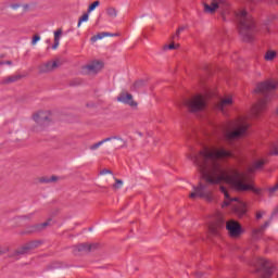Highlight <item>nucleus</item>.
<instances>
[{"label": "nucleus", "mask_w": 278, "mask_h": 278, "mask_svg": "<svg viewBox=\"0 0 278 278\" xmlns=\"http://www.w3.org/2000/svg\"><path fill=\"white\" fill-rule=\"evenodd\" d=\"M42 181L43 184H52L53 181H58V176H51L50 178H46Z\"/></svg>", "instance_id": "7c9ffc66"}, {"label": "nucleus", "mask_w": 278, "mask_h": 278, "mask_svg": "<svg viewBox=\"0 0 278 278\" xmlns=\"http://www.w3.org/2000/svg\"><path fill=\"white\" fill-rule=\"evenodd\" d=\"M203 5L206 14H214L217 10H220L222 14H225V11L229 8L226 0H207Z\"/></svg>", "instance_id": "423d86ee"}, {"label": "nucleus", "mask_w": 278, "mask_h": 278, "mask_svg": "<svg viewBox=\"0 0 278 278\" xmlns=\"http://www.w3.org/2000/svg\"><path fill=\"white\" fill-rule=\"evenodd\" d=\"M278 87L277 81L275 80H267L265 83H260L255 89V92H260L264 96L263 99L258 100L256 104L253 105L251 110V116L253 118H260L264 112H266V104L268 103V94Z\"/></svg>", "instance_id": "7ed1b4c3"}, {"label": "nucleus", "mask_w": 278, "mask_h": 278, "mask_svg": "<svg viewBox=\"0 0 278 278\" xmlns=\"http://www.w3.org/2000/svg\"><path fill=\"white\" fill-rule=\"evenodd\" d=\"M231 151L223 146L204 147L198 154L188 155V159L197 166L206 184L200 182L198 187H193L194 191L190 193V199L199 197L200 199L212 201V191L207 186H220V184H227L237 192L252 190V192L260 194V189L247 184V174L239 173L236 167H223L220 162L231 157Z\"/></svg>", "instance_id": "f257e3e1"}, {"label": "nucleus", "mask_w": 278, "mask_h": 278, "mask_svg": "<svg viewBox=\"0 0 278 278\" xmlns=\"http://www.w3.org/2000/svg\"><path fill=\"white\" fill-rule=\"evenodd\" d=\"M270 226V222H266L263 226H261L260 228H256L253 230V236L255 238H260V236H262V233H264V231H266V229Z\"/></svg>", "instance_id": "6ab92c4d"}, {"label": "nucleus", "mask_w": 278, "mask_h": 278, "mask_svg": "<svg viewBox=\"0 0 278 278\" xmlns=\"http://www.w3.org/2000/svg\"><path fill=\"white\" fill-rule=\"evenodd\" d=\"M109 138H111V142L113 141V149H125V147H127V141L121 137L113 136Z\"/></svg>", "instance_id": "4468645a"}, {"label": "nucleus", "mask_w": 278, "mask_h": 278, "mask_svg": "<svg viewBox=\"0 0 278 278\" xmlns=\"http://www.w3.org/2000/svg\"><path fill=\"white\" fill-rule=\"evenodd\" d=\"M117 101L119 103H125L126 105H130V108H137L138 103L134 101V96L131 93H122L117 97Z\"/></svg>", "instance_id": "f8f14e48"}, {"label": "nucleus", "mask_w": 278, "mask_h": 278, "mask_svg": "<svg viewBox=\"0 0 278 278\" xmlns=\"http://www.w3.org/2000/svg\"><path fill=\"white\" fill-rule=\"evenodd\" d=\"M139 134V136H142V132H138Z\"/></svg>", "instance_id": "49530a36"}, {"label": "nucleus", "mask_w": 278, "mask_h": 278, "mask_svg": "<svg viewBox=\"0 0 278 278\" xmlns=\"http://www.w3.org/2000/svg\"><path fill=\"white\" fill-rule=\"evenodd\" d=\"M106 14L110 18H116L118 16V11L114 7H110L106 9Z\"/></svg>", "instance_id": "393cba45"}, {"label": "nucleus", "mask_w": 278, "mask_h": 278, "mask_svg": "<svg viewBox=\"0 0 278 278\" xmlns=\"http://www.w3.org/2000/svg\"><path fill=\"white\" fill-rule=\"evenodd\" d=\"M226 229L230 238H239L242 235V226L236 220H229L226 223Z\"/></svg>", "instance_id": "9d476101"}, {"label": "nucleus", "mask_w": 278, "mask_h": 278, "mask_svg": "<svg viewBox=\"0 0 278 278\" xmlns=\"http://www.w3.org/2000/svg\"><path fill=\"white\" fill-rule=\"evenodd\" d=\"M39 40H40V35H35V36L33 37L31 45H33V46L36 45V42H38Z\"/></svg>", "instance_id": "72a5a7b5"}, {"label": "nucleus", "mask_w": 278, "mask_h": 278, "mask_svg": "<svg viewBox=\"0 0 278 278\" xmlns=\"http://www.w3.org/2000/svg\"><path fill=\"white\" fill-rule=\"evenodd\" d=\"M18 79H21V76H18V75L9 76V77L4 78L3 83L4 84H14V81H18Z\"/></svg>", "instance_id": "bb28decb"}, {"label": "nucleus", "mask_w": 278, "mask_h": 278, "mask_svg": "<svg viewBox=\"0 0 278 278\" xmlns=\"http://www.w3.org/2000/svg\"><path fill=\"white\" fill-rule=\"evenodd\" d=\"M249 117L241 116L232 122H228L222 126V134L226 142H233V140H240V138H244L247 136V131H249Z\"/></svg>", "instance_id": "f03ea898"}, {"label": "nucleus", "mask_w": 278, "mask_h": 278, "mask_svg": "<svg viewBox=\"0 0 278 278\" xmlns=\"http://www.w3.org/2000/svg\"><path fill=\"white\" fill-rule=\"evenodd\" d=\"M237 21L239 23V34L244 42H253L255 34H257L253 16L245 10H242L237 14Z\"/></svg>", "instance_id": "20e7f679"}, {"label": "nucleus", "mask_w": 278, "mask_h": 278, "mask_svg": "<svg viewBox=\"0 0 278 278\" xmlns=\"http://www.w3.org/2000/svg\"><path fill=\"white\" fill-rule=\"evenodd\" d=\"M8 251H10V249H8V248H0V255H5V253H8Z\"/></svg>", "instance_id": "c9c22d12"}, {"label": "nucleus", "mask_w": 278, "mask_h": 278, "mask_svg": "<svg viewBox=\"0 0 278 278\" xmlns=\"http://www.w3.org/2000/svg\"><path fill=\"white\" fill-rule=\"evenodd\" d=\"M200 277H203V273L198 271V273H197V278H200Z\"/></svg>", "instance_id": "79ce46f5"}, {"label": "nucleus", "mask_w": 278, "mask_h": 278, "mask_svg": "<svg viewBox=\"0 0 278 278\" xmlns=\"http://www.w3.org/2000/svg\"><path fill=\"white\" fill-rule=\"evenodd\" d=\"M7 64H12V61H8Z\"/></svg>", "instance_id": "37998d69"}, {"label": "nucleus", "mask_w": 278, "mask_h": 278, "mask_svg": "<svg viewBox=\"0 0 278 278\" xmlns=\"http://www.w3.org/2000/svg\"><path fill=\"white\" fill-rule=\"evenodd\" d=\"M89 15L88 13H85L79 20H78V27H81V23H86V21H88Z\"/></svg>", "instance_id": "c756f323"}, {"label": "nucleus", "mask_w": 278, "mask_h": 278, "mask_svg": "<svg viewBox=\"0 0 278 278\" xmlns=\"http://www.w3.org/2000/svg\"><path fill=\"white\" fill-rule=\"evenodd\" d=\"M146 84L147 83L144 80H137L130 87V90H132V92H138V90H141V88H144Z\"/></svg>", "instance_id": "5701e85b"}, {"label": "nucleus", "mask_w": 278, "mask_h": 278, "mask_svg": "<svg viewBox=\"0 0 278 278\" xmlns=\"http://www.w3.org/2000/svg\"><path fill=\"white\" fill-rule=\"evenodd\" d=\"M273 270H275V266H273V263L264 258L257 260L256 271L261 273L262 277H270V275H273Z\"/></svg>", "instance_id": "6e6552de"}, {"label": "nucleus", "mask_w": 278, "mask_h": 278, "mask_svg": "<svg viewBox=\"0 0 278 278\" xmlns=\"http://www.w3.org/2000/svg\"><path fill=\"white\" fill-rule=\"evenodd\" d=\"M186 106L190 112H203L207 106V99L201 94L195 96L186 102Z\"/></svg>", "instance_id": "0eeeda50"}, {"label": "nucleus", "mask_w": 278, "mask_h": 278, "mask_svg": "<svg viewBox=\"0 0 278 278\" xmlns=\"http://www.w3.org/2000/svg\"><path fill=\"white\" fill-rule=\"evenodd\" d=\"M85 68L88 71V73H99V71L103 68V63L99 61H93L92 63L88 64Z\"/></svg>", "instance_id": "dca6fc26"}, {"label": "nucleus", "mask_w": 278, "mask_h": 278, "mask_svg": "<svg viewBox=\"0 0 278 278\" xmlns=\"http://www.w3.org/2000/svg\"><path fill=\"white\" fill-rule=\"evenodd\" d=\"M49 225H51V222H45L42 224H37V225L33 226L29 231H30V233H34L35 231H42V229H46V227H49Z\"/></svg>", "instance_id": "412c9836"}, {"label": "nucleus", "mask_w": 278, "mask_h": 278, "mask_svg": "<svg viewBox=\"0 0 278 278\" xmlns=\"http://www.w3.org/2000/svg\"><path fill=\"white\" fill-rule=\"evenodd\" d=\"M163 49H164V51H167V49H169V50L179 49V45L175 46V43H170L168 46H164Z\"/></svg>", "instance_id": "2f4dec72"}, {"label": "nucleus", "mask_w": 278, "mask_h": 278, "mask_svg": "<svg viewBox=\"0 0 278 278\" xmlns=\"http://www.w3.org/2000/svg\"><path fill=\"white\" fill-rule=\"evenodd\" d=\"M113 188L114 190H121V188H123V180L116 178Z\"/></svg>", "instance_id": "c85d7f7f"}, {"label": "nucleus", "mask_w": 278, "mask_h": 278, "mask_svg": "<svg viewBox=\"0 0 278 278\" xmlns=\"http://www.w3.org/2000/svg\"><path fill=\"white\" fill-rule=\"evenodd\" d=\"M275 1V3H278V0H274Z\"/></svg>", "instance_id": "a18cd8bd"}, {"label": "nucleus", "mask_w": 278, "mask_h": 278, "mask_svg": "<svg viewBox=\"0 0 278 278\" xmlns=\"http://www.w3.org/2000/svg\"><path fill=\"white\" fill-rule=\"evenodd\" d=\"M223 227H225V223L218 222V223L210 226V231H211V233H213V236H218V231H220V229H223Z\"/></svg>", "instance_id": "a211bd4d"}, {"label": "nucleus", "mask_w": 278, "mask_h": 278, "mask_svg": "<svg viewBox=\"0 0 278 278\" xmlns=\"http://www.w3.org/2000/svg\"><path fill=\"white\" fill-rule=\"evenodd\" d=\"M181 33H179V30H176V34L172 37L173 38V40H179V35H180Z\"/></svg>", "instance_id": "e433bc0d"}, {"label": "nucleus", "mask_w": 278, "mask_h": 278, "mask_svg": "<svg viewBox=\"0 0 278 278\" xmlns=\"http://www.w3.org/2000/svg\"><path fill=\"white\" fill-rule=\"evenodd\" d=\"M219 191L222 192V194H224L225 198L222 207H229V205H232V212L239 218H242V216H247V203L238 198H231V195H229V190H227L225 186H220Z\"/></svg>", "instance_id": "39448f33"}, {"label": "nucleus", "mask_w": 278, "mask_h": 278, "mask_svg": "<svg viewBox=\"0 0 278 278\" xmlns=\"http://www.w3.org/2000/svg\"><path fill=\"white\" fill-rule=\"evenodd\" d=\"M231 105H233V98L231 96H228L220 100V102L217 104V110H220V112H225V110H227V108H231Z\"/></svg>", "instance_id": "ddd939ff"}, {"label": "nucleus", "mask_w": 278, "mask_h": 278, "mask_svg": "<svg viewBox=\"0 0 278 278\" xmlns=\"http://www.w3.org/2000/svg\"><path fill=\"white\" fill-rule=\"evenodd\" d=\"M97 249V243H80L74 247V255H79V253H90Z\"/></svg>", "instance_id": "9b49d317"}, {"label": "nucleus", "mask_w": 278, "mask_h": 278, "mask_svg": "<svg viewBox=\"0 0 278 278\" xmlns=\"http://www.w3.org/2000/svg\"><path fill=\"white\" fill-rule=\"evenodd\" d=\"M27 218H31V214L27 216Z\"/></svg>", "instance_id": "c03bdc74"}, {"label": "nucleus", "mask_w": 278, "mask_h": 278, "mask_svg": "<svg viewBox=\"0 0 278 278\" xmlns=\"http://www.w3.org/2000/svg\"><path fill=\"white\" fill-rule=\"evenodd\" d=\"M35 123H37V125H49V123H51V121H53L52 115L49 111H39L37 112L34 116H33Z\"/></svg>", "instance_id": "1a4fd4ad"}, {"label": "nucleus", "mask_w": 278, "mask_h": 278, "mask_svg": "<svg viewBox=\"0 0 278 278\" xmlns=\"http://www.w3.org/2000/svg\"><path fill=\"white\" fill-rule=\"evenodd\" d=\"M275 58H277V51H275V50H267L264 55V60L266 62H273V60H275Z\"/></svg>", "instance_id": "b1692460"}, {"label": "nucleus", "mask_w": 278, "mask_h": 278, "mask_svg": "<svg viewBox=\"0 0 278 278\" xmlns=\"http://www.w3.org/2000/svg\"><path fill=\"white\" fill-rule=\"evenodd\" d=\"M105 142H112V138H104L101 141L93 143L89 147L90 151H97L99 147H102V144H105Z\"/></svg>", "instance_id": "4be33fe9"}, {"label": "nucleus", "mask_w": 278, "mask_h": 278, "mask_svg": "<svg viewBox=\"0 0 278 278\" xmlns=\"http://www.w3.org/2000/svg\"><path fill=\"white\" fill-rule=\"evenodd\" d=\"M58 68V62H47L40 65L39 71L40 73H51V71H55Z\"/></svg>", "instance_id": "2eb2a0df"}, {"label": "nucleus", "mask_w": 278, "mask_h": 278, "mask_svg": "<svg viewBox=\"0 0 278 278\" xmlns=\"http://www.w3.org/2000/svg\"><path fill=\"white\" fill-rule=\"evenodd\" d=\"M265 162L260 160L255 161L251 167H249L248 173H255L256 170H262L264 168Z\"/></svg>", "instance_id": "f3484780"}, {"label": "nucleus", "mask_w": 278, "mask_h": 278, "mask_svg": "<svg viewBox=\"0 0 278 278\" xmlns=\"http://www.w3.org/2000/svg\"><path fill=\"white\" fill-rule=\"evenodd\" d=\"M60 38H62V28H59L54 31V43L52 46L53 50L60 47Z\"/></svg>", "instance_id": "aec40b11"}, {"label": "nucleus", "mask_w": 278, "mask_h": 278, "mask_svg": "<svg viewBox=\"0 0 278 278\" xmlns=\"http://www.w3.org/2000/svg\"><path fill=\"white\" fill-rule=\"evenodd\" d=\"M101 5V2L99 0H96L93 3H91L88 8V13L93 12V10H97Z\"/></svg>", "instance_id": "cd10ccee"}, {"label": "nucleus", "mask_w": 278, "mask_h": 278, "mask_svg": "<svg viewBox=\"0 0 278 278\" xmlns=\"http://www.w3.org/2000/svg\"><path fill=\"white\" fill-rule=\"evenodd\" d=\"M186 30V26H180L177 31L178 34H181V31H185Z\"/></svg>", "instance_id": "ea45409f"}, {"label": "nucleus", "mask_w": 278, "mask_h": 278, "mask_svg": "<svg viewBox=\"0 0 278 278\" xmlns=\"http://www.w3.org/2000/svg\"><path fill=\"white\" fill-rule=\"evenodd\" d=\"M262 216H264V212L263 213L262 212L256 213L257 220H260V218H262Z\"/></svg>", "instance_id": "58836bf2"}, {"label": "nucleus", "mask_w": 278, "mask_h": 278, "mask_svg": "<svg viewBox=\"0 0 278 278\" xmlns=\"http://www.w3.org/2000/svg\"><path fill=\"white\" fill-rule=\"evenodd\" d=\"M29 251V247H24L21 250L17 251V255H25Z\"/></svg>", "instance_id": "473e14b6"}, {"label": "nucleus", "mask_w": 278, "mask_h": 278, "mask_svg": "<svg viewBox=\"0 0 278 278\" xmlns=\"http://www.w3.org/2000/svg\"><path fill=\"white\" fill-rule=\"evenodd\" d=\"M108 36H114L110 33H100L98 35H94L93 37H91V42H97V40H102V38H105Z\"/></svg>", "instance_id": "a878e982"}, {"label": "nucleus", "mask_w": 278, "mask_h": 278, "mask_svg": "<svg viewBox=\"0 0 278 278\" xmlns=\"http://www.w3.org/2000/svg\"><path fill=\"white\" fill-rule=\"evenodd\" d=\"M11 8L12 10H18V8H21V4H12Z\"/></svg>", "instance_id": "a19ab883"}, {"label": "nucleus", "mask_w": 278, "mask_h": 278, "mask_svg": "<svg viewBox=\"0 0 278 278\" xmlns=\"http://www.w3.org/2000/svg\"><path fill=\"white\" fill-rule=\"evenodd\" d=\"M109 174H112V170H110V169H103V170L101 172V175H109Z\"/></svg>", "instance_id": "4c0bfd02"}, {"label": "nucleus", "mask_w": 278, "mask_h": 278, "mask_svg": "<svg viewBox=\"0 0 278 278\" xmlns=\"http://www.w3.org/2000/svg\"><path fill=\"white\" fill-rule=\"evenodd\" d=\"M270 155H278V146L271 149Z\"/></svg>", "instance_id": "f704fd0d"}]
</instances>
